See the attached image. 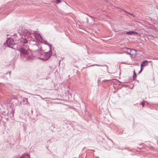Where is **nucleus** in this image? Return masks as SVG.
Wrapping results in <instances>:
<instances>
[{"instance_id":"1","label":"nucleus","mask_w":158,"mask_h":158,"mask_svg":"<svg viewBox=\"0 0 158 158\" xmlns=\"http://www.w3.org/2000/svg\"><path fill=\"white\" fill-rule=\"evenodd\" d=\"M17 50L19 51L21 54L24 55H26L27 54V51L22 47L17 48Z\"/></svg>"},{"instance_id":"2","label":"nucleus","mask_w":158,"mask_h":158,"mask_svg":"<svg viewBox=\"0 0 158 158\" xmlns=\"http://www.w3.org/2000/svg\"><path fill=\"white\" fill-rule=\"evenodd\" d=\"M148 64V61L147 60H145L143 61L141 64V69L139 73L141 72L143 70L142 67L147 66Z\"/></svg>"},{"instance_id":"3","label":"nucleus","mask_w":158,"mask_h":158,"mask_svg":"<svg viewBox=\"0 0 158 158\" xmlns=\"http://www.w3.org/2000/svg\"><path fill=\"white\" fill-rule=\"evenodd\" d=\"M127 50H130V52L128 54L131 55H135L136 54V51L133 49H131L130 48H127Z\"/></svg>"},{"instance_id":"4","label":"nucleus","mask_w":158,"mask_h":158,"mask_svg":"<svg viewBox=\"0 0 158 158\" xmlns=\"http://www.w3.org/2000/svg\"><path fill=\"white\" fill-rule=\"evenodd\" d=\"M35 38L38 41H40L42 40V37L39 34H35Z\"/></svg>"},{"instance_id":"5","label":"nucleus","mask_w":158,"mask_h":158,"mask_svg":"<svg viewBox=\"0 0 158 158\" xmlns=\"http://www.w3.org/2000/svg\"><path fill=\"white\" fill-rule=\"evenodd\" d=\"M45 55L47 56V58L48 59L51 56L50 53V52H47L46 53Z\"/></svg>"},{"instance_id":"6","label":"nucleus","mask_w":158,"mask_h":158,"mask_svg":"<svg viewBox=\"0 0 158 158\" xmlns=\"http://www.w3.org/2000/svg\"><path fill=\"white\" fill-rule=\"evenodd\" d=\"M136 77V74L135 72V70L134 71V74L133 77V80H135V78Z\"/></svg>"},{"instance_id":"7","label":"nucleus","mask_w":158,"mask_h":158,"mask_svg":"<svg viewBox=\"0 0 158 158\" xmlns=\"http://www.w3.org/2000/svg\"><path fill=\"white\" fill-rule=\"evenodd\" d=\"M133 33V31H129L126 32V34L127 35H131Z\"/></svg>"},{"instance_id":"8","label":"nucleus","mask_w":158,"mask_h":158,"mask_svg":"<svg viewBox=\"0 0 158 158\" xmlns=\"http://www.w3.org/2000/svg\"><path fill=\"white\" fill-rule=\"evenodd\" d=\"M24 43H27L28 42V41L26 39H23V40L22 41Z\"/></svg>"},{"instance_id":"9","label":"nucleus","mask_w":158,"mask_h":158,"mask_svg":"<svg viewBox=\"0 0 158 158\" xmlns=\"http://www.w3.org/2000/svg\"><path fill=\"white\" fill-rule=\"evenodd\" d=\"M57 3H59L61 2L60 0H56Z\"/></svg>"},{"instance_id":"10","label":"nucleus","mask_w":158,"mask_h":158,"mask_svg":"<svg viewBox=\"0 0 158 158\" xmlns=\"http://www.w3.org/2000/svg\"><path fill=\"white\" fill-rule=\"evenodd\" d=\"M141 104L142 105V106L143 107L144 105V102H141Z\"/></svg>"},{"instance_id":"11","label":"nucleus","mask_w":158,"mask_h":158,"mask_svg":"<svg viewBox=\"0 0 158 158\" xmlns=\"http://www.w3.org/2000/svg\"><path fill=\"white\" fill-rule=\"evenodd\" d=\"M133 34H136V35H137L138 34V32H136L133 31Z\"/></svg>"}]
</instances>
